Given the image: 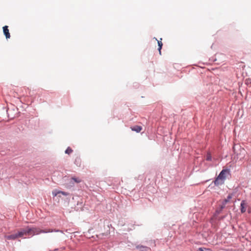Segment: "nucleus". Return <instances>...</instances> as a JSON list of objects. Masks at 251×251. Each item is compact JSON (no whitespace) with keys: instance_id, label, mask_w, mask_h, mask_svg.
<instances>
[{"instance_id":"nucleus-6","label":"nucleus","mask_w":251,"mask_h":251,"mask_svg":"<svg viewBox=\"0 0 251 251\" xmlns=\"http://www.w3.org/2000/svg\"><path fill=\"white\" fill-rule=\"evenodd\" d=\"M241 212L242 213H245L246 211V208L247 207V203L245 201H242L241 203Z\"/></svg>"},{"instance_id":"nucleus-18","label":"nucleus","mask_w":251,"mask_h":251,"mask_svg":"<svg viewBox=\"0 0 251 251\" xmlns=\"http://www.w3.org/2000/svg\"><path fill=\"white\" fill-rule=\"evenodd\" d=\"M60 194H62V195H63L64 196L68 195V193H67V192H63V191H60Z\"/></svg>"},{"instance_id":"nucleus-1","label":"nucleus","mask_w":251,"mask_h":251,"mask_svg":"<svg viewBox=\"0 0 251 251\" xmlns=\"http://www.w3.org/2000/svg\"><path fill=\"white\" fill-rule=\"evenodd\" d=\"M230 176V169L224 167L223 170L221 172V182L226 178H228Z\"/></svg>"},{"instance_id":"nucleus-15","label":"nucleus","mask_w":251,"mask_h":251,"mask_svg":"<svg viewBox=\"0 0 251 251\" xmlns=\"http://www.w3.org/2000/svg\"><path fill=\"white\" fill-rule=\"evenodd\" d=\"M198 251H211L209 249L201 248L198 249Z\"/></svg>"},{"instance_id":"nucleus-5","label":"nucleus","mask_w":251,"mask_h":251,"mask_svg":"<svg viewBox=\"0 0 251 251\" xmlns=\"http://www.w3.org/2000/svg\"><path fill=\"white\" fill-rule=\"evenodd\" d=\"M8 27L7 25H5L3 27V33L5 35L6 39H9L10 37V34L9 32Z\"/></svg>"},{"instance_id":"nucleus-2","label":"nucleus","mask_w":251,"mask_h":251,"mask_svg":"<svg viewBox=\"0 0 251 251\" xmlns=\"http://www.w3.org/2000/svg\"><path fill=\"white\" fill-rule=\"evenodd\" d=\"M28 235L33 236L35 235L39 234V228L38 227H32L30 228L27 227V231Z\"/></svg>"},{"instance_id":"nucleus-8","label":"nucleus","mask_w":251,"mask_h":251,"mask_svg":"<svg viewBox=\"0 0 251 251\" xmlns=\"http://www.w3.org/2000/svg\"><path fill=\"white\" fill-rule=\"evenodd\" d=\"M130 128L132 131H136V132H140L142 129V127L139 126H131Z\"/></svg>"},{"instance_id":"nucleus-10","label":"nucleus","mask_w":251,"mask_h":251,"mask_svg":"<svg viewBox=\"0 0 251 251\" xmlns=\"http://www.w3.org/2000/svg\"><path fill=\"white\" fill-rule=\"evenodd\" d=\"M161 40H162V39L161 38L160 40L157 41V42H158V50H159V54L160 55L161 54V50L162 47L163 46V44L162 43Z\"/></svg>"},{"instance_id":"nucleus-12","label":"nucleus","mask_w":251,"mask_h":251,"mask_svg":"<svg viewBox=\"0 0 251 251\" xmlns=\"http://www.w3.org/2000/svg\"><path fill=\"white\" fill-rule=\"evenodd\" d=\"M73 150L70 147H68L65 151V153L68 154H71Z\"/></svg>"},{"instance_id":"nucleus-14","label":"nucleus","mask_w":251,"mask_h":251,"mask_svg":"<svg viewBox=\"0 0 251 251\" xmlns=\"http://www.w3.org/2000/svg\"><path fill=\"white\" fill-rule=\"evenodd\" d=\"M52 195L54 197L56 196L58 194H60V191H58L57 190H55L52 191Z\"/></svg>"},{"instance_id":"nucleus-20","label":"nucleus","mask_w":251,"mask_h":251,"mask_svg":"<svg viewBox=\"0 0 251 251\" xmlns=\"http://www.w3.org/2000/svg\"><path fill=\"white\" fill-rule=\"evenodd\" d=\"M248 212L249 213H251V205L248 208Z\"/></svg>"},{"instance_id":"nucleus-13","label":"nucleus","mask_w":251,"mask_h":251,"mask_svg":"<svg viewBox=\"0 0 251 251\" xmlns=\"http://www.w3.org/2000/svg\"><path fill=\"white\" fill-rule=\"evenodd\" d=\"M75 163L76 164L77 166H80L81 164V161L79 158H76L75 160Z\"/></svg>"},{"instance_id":"nucleus-3","label":"nucleus","mask_w":251,"mask_h":251,"mask_svg":"<svg viewBox=\"0 0 251 251\" xmlns=\"http://www.w3.org/2000/svg\"><path fill=\"white\" fill-rule=\"evenodd\" d=\"M59 232L62 233H63V232L60 230L55 229H41L39 228V234L42 233H48V232Z\"/></svg>"},{"instance_id":"nucleus-9","label":"nucleus","mask_w":251,"mask_h":251,"mask_svg":"<svg viewBox=\"0 0 251 251\" xmlns=\"http://www.w3.org/2000/svg\"><path fill=\"white\" fill-rule=\"evenodd\" d=\"M5 238L8 240H15V239L18 238L17 235V233L7 235L5 236Z\"/></svg>"},{"instance_id":"nucleus-16","label":"nucleus","mask_w":251,"mask_h":251,"mask_svg":"<svg viewBox=\"0 0 251 251\" xmlns=\"http://www.w3.org/2000/svg\"><path fill=\"white\" fill-rule=\"evenodd\" d=\"M220 178V175L217 176L216 179L214 181L215 185H218L219 184V179Z\"/></svg>"},{"instance_id":"nucleus-19","label":"nucleus","mask_w":251,"mask_h":251,"mask_svg":"<svg viewBox=\"0 0 251 251\" xmlns=\"http://www.w3.org/2000/svg\"><path fill=\"white\" fill-rule=\"evenodd\" d=\"M211 159V155L210 154H207L206 156V160H210Z\"/></svg>"},{"instance_id":"nucleus-7","label":"nucleus","mask_w":251,"mask_h":251,"mask_svg":"<svg viewBox=\"0 0 251 251\" xmlns=\"http://www.w3.org/2000/svg\"><path fill=\"white\" fill-rule=\"evenodd\" d=\"M26 231L27 227L25 228L22 229L20 231H19L18 233H17L18 237H21L24 235H27V233L26 232Z\"/></svg>"},{"instance_id":"nucleus-11","label":"nucleus","mask_w":251,"mask_h":251,"mask_svg":"<svg viewBox=\"0 0 251 251\" xmlns=\"http://www.w3.org/2000/svg\"><path fill=\"white\" fill-rule=\"evenodd\" d=\"M71 180L74 181L75 183H78L82 181V180L79 177H72Z\"/></svg>"},{"instance_id":"nucleus-17","label":"nucleus","mask_w":251,"mask_h":251,"mask_svg":"<svg viewBox=\"0 0 251 251\" xmlns=\"http://www.w3.org/2000/svg\"><path fill=\"white\" fill-rule=\"evenodd\" d=\"M246 84H250L251 85V78L246 79Z\"/></svg>"},{"instance_id":"nucleus-4","label":"nucleus","mask_w":251,"mask_h":251,"mask_svg":"<svg viewBox=\"0 0 251 251\" xmlns=\"http://www.w3.org/2000/svg\"><path fill=\"white\" fill-rule=\"evenodd\" d=\"M232 198V195L229 194L226 199H225L224 201L222 203V204H221V209L224 208L226 205L229 202V201Z\"/></svg>"}]
</instances>
